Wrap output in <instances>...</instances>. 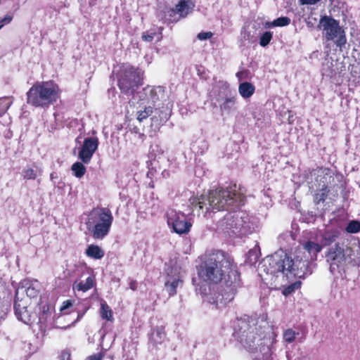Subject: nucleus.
<instances>
[{
	"label": "nucleus",
	"instance_id": "obj_51",
	"mask_svg": "<svg viewBox=\"0 0 360 360\" xmlns=\"http://www.w3.org/2000/svg\"><path fill=\"white\" fill-rule=\"evenodd\" d=\"M333 74V72L331 70V71H330V74H328V75H330V76H331Z\"/></svg>",
	"mask_w": 360,
	"mask_h": 360
},
{
	"label": "nucleus",
	"instance_id": "obj_35",
	"mask_svg": "<svg viewBox=\"0 0 360 360\" xmlns=\"http://www.w3.org/2000/svg\"><path fill=\"white\" fill-rule=\"evenodd\" d=\"M290 23V19L288 17H280L271 22L272 27H283Z\"/></svg>",
	"mask_w": 360,
	"mask_h": 360
},
{
	"label": "nucleus",
	"instance_id": "obj_31",
	"mask_svg": "<svg viewBox=\"0 0 360 360\" xmlns=\"http://www.w3.org/2000/svg\"><path fill=\"white\" fill-rule=\"evenodd\" d=\"M166 337L165 332L162 328H157L154 330L152 338L155 343L162 342Z\"/></svg>",
	"mask_w": 360,
	"mask_h": 360
},
{
	"label": "nucleus",
	"instance_id": "obj_4",
	"mask_svg": "<svg viewBox=\"0 0 360 360\" xmlns=\"http://www.w3.org/2000/svg\"><path fill=\"white\" fill-rule=\"evenodd\" d=\"M245 195L240 188L236 184H230L226 188H219L210 191L207 195L194 199L192 205L196 202L200 209H205V214L210 211H220L238 207L244 203Z\"/></svg>",
	"mask_w": 360,
	"mask_h": 360
},
{
	"label": "nucleus",
	"instance_id": "obj_28",
	"mask_svg": "<svg viewBox=\"0 0 360 360\" xmlns=\"http://www.w3.org/2000/svg\"><path fill=\"white\" fill-rule=\"evenodd\" d=\"M164 153V148L159 140H155L150 147V153L155 158L162 155Z\"/></svg>",
	"mask_w": 360,
	"mask_h": 360
},
{
	"label": "nucleus",
	"instance_id": "obj_36",
	"mask_svg": "<svg viewBox=\"0 0 360 360\" xmlns=\"http://www.w3.org/2000/svg\"><path fill=\"white\" fill-rule=\"evenodd\" d=\"M273 37L272 32L269 31L264 32L259 39V45L261 46L265 47L271 41Z\"/></svg>",
	"mask_w": 360,
	"mask_h": 360
},
{
	"label": "nucleus",
	"instance_id": "obj_24",
	"mask_svg": "<svg viewBox=\"0 0 360 360\" xmlns=\"http://www.w3.org/2000/svg\"><path fill=\"white\" fill-rule=\"evenodd\" d=\"M85 253L87 257L94 259H101L105 255V252L101 247L93 244L87 247Z\"/></svg>",
	"mask_w": 360,
	"mask_h": 360
},
{
	"label": "nucleus",
	"instance_id": "obj_32",
	"mask_svg": "<svg viewBox=\"0 0 360 360\" xmlns=\"http://www.w3.org/2000/svg\"><path fill=\"white\" fill-rule=\"evenodd\" d=\"M11 104L12 101L10 98L4 97L0 98V117L8 110Z\"/></svg>",
	"mask_w": 360,
	"mask_h": 360
},
{
	"label": "nucleus",
	"instance_id": "obj_16",
	"mask_svg": "<svg viewBox=\"0 0 360 360\" xmlns=\"http://www.w3.org/2000/svg\"><path fill=\"white\" fill-rule=\"evenodd\" d=\"M165 286L169 296L176 293V288L182 284L180 273L176 267H172L167 270Z\"/></svg>",
	"mask_w": 360,
	"mask_h": 360
},
{
	"label": "nucleus",
	"instance_id": "obj_3",
	"mask_svg": "<svg viewBox=\"0 0 360 360\" xmlns=\"http://www.w3.org/2000/svg\"><path fill=\"white\" fill-rule=\"evenodd\" d=\"M322 248L321 243L307 240L303 243L304 251L299 249L292 255H289L280 250L266 258L264 266L268 263L267 274H281L287 278H304L312 273L310 261L316 260Z\"/></svg>",
	"mask_w": 360,
	"mask_h": 360
},
{
	"label": "nucleus",
	"instance_id": "obj_29",
	"mask_svg": "<svg viewBox=\"0 0 360 360\" xmlns=\"http://www.w3.org/2000/svg\"><path fill=\"white\" fill-rule=\"evenodd\" d=\"M260 255V250L258 245H255L252 249L249 250L247 254V260L251 264L256 263Z\"/></svg>",
	"mask_w": 360,
	"mask_h": 360
},
{
	"label": "nucleus",
	"instance_id": "obj_21",
	"mask_svg": "<svg viewBox=\"0 0 360 360\" xmlns=\"http://www.w3.org/2000/svg\"><path fill=\"white\" fill-rule=\"evenodd\" d=\"M95 284V279L93 276H89L85 281H76L73 283V290L86 292L94 287Z\"/></svg>",
	"mask_w": 360,
	"mask_h": 360
},
{
	"label": "nucleus",
	"instance_id": "obj_7",
	"mask_svg": "<svg viewBox=\"0 0 360 360\" xmlns=\"http://www.w3.org/2000/svg\"><path fill=\"white\" fill-rule=\"evenodd\" d=\"M60 96L58 86L53 81L37 82L27 92V102L34 107L49 108Z\"/></svg>",
	"mask_w": 360,
	"mask_h": 360
},
{
	"label": "nucleus",
	"instance_id": "obj_37",
	"mask_svg": "<svg viewBox=\"0 0 360 360\" xmlns=\"http://www.w3.org/2000/svg\"><path fill=\"white\" fill-rule=\"evenodd\" d=\"M301 286V282L300 281H296L293 283L292 284L287 286L284 288L283 290V294L285 296H288L292 293L295 290H297Z\"/></svg>",
	"mask_w": 360,
	"mask_h": 360
},
{
	"label": "nucleus",
	"instance_id": "obj_34",
	"mask_svg": "<svg viewBox=\"0 0 360 360\" xmlns=\"http://www.w3.org/2000/svg\"><path fill=\"white\" fill-rule=\"evenodd\" d=\"M241 46H245L246 42L252 44L254 42V37L250 34V32L243 30L240 34Z\"/></svg>",
	"mask_w": 360,
	"mask_h": 360
},
{
	"label": "nucleus",
	"instance_id": "obj_23",
	"mask_svg": "<svg viewBox=\"0 0 360 360\" xmlns=\"http://www.w3.org/2000/svg\"><path fill=\"white\" fill-rule=\"evenodd\" d=\"M162 27H157L143 32L142 39L146 42H151L153 39L160 41L162 39Z\"/></svg>",
	"mask_w": 360,
	"mask_h": 360
},
{
	"label": "nucleus",
	"instance_id": "obj_11",
	"mask_svg": "<svg viewBox=\"0 0 360 360\" xmlns=\"http://www.w3.org/2000/svg\"><path fill=\"white\" fill-rule=\"evenodd\" d=\"M167 222L169 227L179 235L188 233L192 226L188 217L184 212L175 210L167 212Z\"/></svg>",
	"mask_w": 360,
	"mask_h": 360
},
{
	"label": "nucleus",
	"instance_id": "obj_15",
	"mask_svg": "<svg viewBox=\"0 0 360 360\" xmlns=\"http://www.w3.org/2000/svg\"><path fill=\"white\" fill-rule=\"evenodd\" d=\"M194 4L190 0H181L175 8L169 11V20L176 22L182 18H186L192 12Z\"/></svg>",
	"mask_w": 360,
	"mask_h": 360
},
{
	"label": "nucleus",
	"instance_id": "obj_44",
	"mask_svg": "<svg viewBox=\"0 0 360 360\" xmlns=\"http://www.w3.org/2000/svg\"><path fill=\"white\" fill-rule=\"evenodd\" d=\"M70 354L68 351H63L61 352L60 355V360H70Z\"/></svg>",
	"mask_w": 360,
	"mask_h": 360
},
{
	"label": "nucleus",
	"instance_id": "obj_5",
	"mask_svg": "<svg viewBox=\"0 0 360 360\" xmlns=\"http://www.w3.org/2000/svg\"><path fill=\"white\" fill-rule=\"evenodd\" d=\"M325 259L333 274L345 273L349 267L360 266V245L335 243L327 248Z\"/></svg>",
	"mask_w": 360,
	"mask_h": 360
},
{
	"label": "nucleus",
	"instance_id": "obj_25",
	"mask_svg": "<svg viewBox=\"0 0 360 360\" xmlns=\"http://www.w3.org/2000/svg\"><path fill=\"white\" fill-rule=\"evenodd\" d=\"M236 98L235 96L226 98L220 105V109L222 112H230L236 109Z\"/></svg>",
	"mask_w": 360,
	"mask_h": 360
},
{
	"label": "nucleus",
	"instance_id": "obj_20",
	"mask_svg": "<svg viewBox=\"0 0 360 360\" xmlns=\"http://www.w3.org/2000/svg\"><path fill=\"white\" fill-rule=\"evenodd\" d=\"M340 236V231L337 229H326L321 236V243L322 246L329 247Z\"/></svg>",
	"mask_w": 360,
	"mask_h": 360
},
{
	"label": "nucleus",
	"instance_id": "obj_43",
	"mask_svg": "<svg viewBox=\"0 0 360 360\" xmlns=\"http://www.w3.org/2000/svg\"><path fill=\"white\" fill-rule=\"evenodd\" d=\"M321 0H300V4L301 5H314Z\"/></svg>",
	"mask_w": 360,
	"mask_h": 360
},
{
	"label": "nucleus",
	"instance_id": "obj_47",
	"mask_svg": "<svg viewBox=\"0 0 360 360\" xmlns=\"http://www.w3.org/2000/svg\"><path fill=\"white\" fill-rule=\"evenodd\" d=\"M102 356L100 354L92 355L86 359V360H101Z\"/></svg>",
	"mask_w": 360,
	"mask_h": 360
},
{
	"label": "nucleus",
	"instance_id": "obj_53",
	"mask_svg": "<svg viewBox=\"0 0 360 360\" xmlns=\"http://www.w3.org/2000/svg\"><path fill=\"white\" fill-rule=\"evenodd\" d=\"M287 358H288V360H290L288 354H287Z\"/></svg>",
	"mask_w": 360,
	"mask_h": 360
},
{
	"label": "nucleus",
	"instance_id": "obj_27",
	"mask_svg": "<svg viewBox=\"0 0 360 360\" xmlns=\"http://www.w3.org/2000/svg\"><path fill=\"white\" fill-rule=\"evenodd\" d=\"M71 170L75 177L80 179L85 174L86 169L84 163L81 161L75 162L71 167Z\"/></svg>",
	"mask_w": 360,
	"mask_h": 360
},
{
	"label": "nucleus",
	"instance_id": "obj_6",
	"mask_svg": "<svg viewBox=\"0 0 360 360\" xmlns=\"http://www.w3.org/2000/svg\"><path fill=\"white\" fill-rule=\"evenodd\" d=\"M217 230L229 237H242L255 230V224L249 214L243 210L226 213L217 222Z\"/></svg>",
	"mask_w": 360,
	"mask_h": 360
},
{
	"label": "nucleus",
	"instance_id": "obj_48",
	"mask_svg": "<svg viewBox=\"0 0 360 360\" xmlns=\"http://www.w3.org/2000/svg\"><path fill=\"white\" fill-rule=\"evenodd\" d=\"M58 178V175L56 172H51L50 174V179L51 181L55 184L56 182L55 181V179Z\"/></svg>",
	"mask_w": 360,
	"mask_h": 360
},
{
	"label": "nucleus",
	"instance_id": "obj_26",
	"mask_svg": "<svg viewBox=\"0 0 360 360\" xmlns=\"http://www.w3.org/2000/svg\"><path fill=\"white\" fill-rule=\"evenodd\" d=\"M100 315L103 319L112 321L113 320L112 311L105 301L101 302Z\"/></svg>",
	"mask_w": 360,
	"mask_h": 360
},
{
	"label": "nucleus",
	"instance_id": "obj_54",
	"mask_svg": "<svg viewBox=\"0 0 360 360\" xmlns=\"http://www.w3.org/2000/svg\"><path fill=\"white\" fill-rule=\"evenodd\" d=\"M297 360H301V359L299 358V359H297Z\"/></svg>",
	"mask_w": 360,
	"mask_h": 360
},
{
	"label": "nucleus",
	"instance_id": "obj_14",
	"mask_svg": "<svg viewBox=\"0 0 360 360\" xmlns=\"http://www.w3.org/2000/svg\"><path fill=\"white\" fill-rule=\"evenodd\" d=\"M42 286L41 283L36 279L26 278L22 280L15 292V299H19L20 293L25 292L27 296L30 298H36L39 295Z\"/></svg>",
	"mask_w": 360,
	"mask_h": 360
},
{
	"label": "nucleus",
	"instance_id": "obj_46",
	"mask_svg": "<svg viewBox=\"0 0 360 360\" xmlns=\"http://www.w3.org/2000/svg\"><path fill=\"white\" fill-rule=\"evenodd\" d=\"M129 288L132 290H136L137 289V282L134 280H131L129 283Z\"/></svg>",
	"mask_w": 360,
	"mask_h": 360
},
{
	"label": "nucleus",
	"instance_id": "obj_52",
	"mask_svg": "<svg viewBox=\"0 0 360 360\" xmlns=\"http://www.w3.org/2000/svg\"><path fill=\"white\" fill-rule=\"evenodd\" d=\"M319 200H324V198H321Z\"/></svg>",
	"mask_w": 360,
	"mask_h": 360
},
{
	"label": "nucleus",
	"instance_id": "obj_17",
	"mask_svg": "<svg viewBox=\"0 0 360 360\" xmlns=\"http://www.w3.org/2000/svg\"><path fill=\"white\" fill-rule=\"evenodd\" d=\"M168 104L165 108L162 107V110H160V108H155V115L151 117L153 124L159 126L167 121L171 115V108L168 106Z\"/></svg>",
	"mask_w": 360,
	"mask_h": 360
},
{
	"label": "nucleus",
	"instance_id": "obj_8",
	"mask_svg": "<svg viewBox=\"0 0 360 360\" xmlns=\"http://www.w3.org/2000/svg\"><path fill=\"white\" fill-rule=\"evenodd\" d=\"M112 221L113 217L109 208L97 207L89 212L85 224L94 239L102 240L108 234Z\"/></svg>",
	"mask_w": 360,
	"mask_h": 360
},
{
	"label": "nucleus",
	"instance_id": "obj_49",
	"mask_svg": "<svg viewBox=\"0 0 360 360\" xmlns=\"http://www.w3.org/2000/svg\"><path fill=\"white\" fill-rule=\"evenodd\" d=\"M222 87L227 89L229 88V84L227 82H222Z\"/></svg>",
	"mask_w": 360,
	"mask_h": 360
},
{
	"label": "nucleus",
	"instance_id": "obj_33",
	"mask_svg": "<svg viewBox=\"0 0 360 360\" xmlns=\"http://www.w3.org/2000/svg\"><path fill=\"white\" fill-rule=\"evenodd\" d=\"M153 113V107L150 105L146 107L143 110L138 112L137 120L141 122L147 119Z\"/></svg>",
	"mask_w": 360,
	"mask_h": 360
},
{
	"label": "nucleus",
	"instance_id": "obj_12",
	"mask_svg": "<svg viewBox=\"0 0 360 360\" xmlns=\"http://www.w3.org/2000/svg\"><path fill=\"white\" fill-rule=\"evenodd\" d=\"M138 94L141 101H146L148 103H151L153 105L158 106L160 102L167 101V98L165 88L162 86H147Z\"/></svg>",
	"mask_w": 360,
	"mask_h": 360
},
{
	"label": "nucleus",
	"instance_id": "obj_2",
	"mask_svg": "<svg viewBox=\"0 0 360 360\" xmlns=\"http://www.w3.org/2000/svg\"><path fill=\"white\" fill-rule=\"evenodd\" d=\"M233 328V335L245 349L252 353L259 352L263 360L272 359L277 333L268 323L266 314L236 318Z\"/></svg>",
	"mask_w": 360,
	"mask_h": 360
},
{
	"label": "nucleus",
	"instance_id": "obj_22",
	"mask_svg": "<svg viewBox=\"0 0 360 360\" xmlns=\"http://www.w3.org/2000/svg\"><path fill=\"white\" fill-rule=\"evenodd\" d=\"M255 91V86L250 82H241L238 86V92L242 98H250Z\"/></svg>",
	"mask_w": 360,
	"mask_h": 360
},
{
	"label": "nucleus",
	"instance_id": "obj_10",
	"mask_svg": "<svg viewBox=\"0 0 360 360\" xmlns=\"http://www.w3.org/2000/svg\"><path fill=\"white\" fill-rule=\"evenodd\" d=\"M319 24L327 41H334L335 45L340 49L345 45L347 39L345 31L337 20L328 16H323L321 18Z\"/></svg>",
	"mask_w": 360,
	"mask_h": 360
},
{
	"label": "nucleus",
	"instance_id": "obj_18",
	"mask_svg": "<svg viewBox=\"0 0 360 360\" xmlns=\"http://www.w3.org/2000/svg\"><path fill=\"white\" fill-rule=\"evenodd\" d=\"M42 173L43 169L38 166H34V167H25L22 169L21 175L25 180H35L39 176H41Z\"/></svg>",
	"mask_w": 360,
	"mask_h": 360
},
{
	"label": "nucleus",
	"instance_id": "obj_45",
	"mask_svg": "<svg viewBox=\"0 0 360 360\" xmlns=\"http://www.w3.org/2000/svg\"><path fill=\"white\" fill-rule=\"evenodd\" d=\"M83 315H84V313L78 314L77 317V319H76V320H75V321H73L71 324H70V325H68V326H63V327H62V328H63V329H67V328H70L71 326H73V325H74L77 321H78L80 319H82V317L83 316Z\"/></svg>",
	"mask_w": 360,
	"mask_h": 360
},
{
	"label": "nucleus",
	"instance_id": "obj_41",
	"mask_svg": "<svg viewBox=\"0 0 360 360\" xmlns=\"http://www.w3.org/2000/svg\"><path fill=\"white\" fill-rule=\"evenodd\" d=\"M13 19V17L10 15H6L4 18L0 20V29L5 25L9 23Z\"/></svg>",
	"mask_w": 360,
	"mask_h": 360
},
{
	"label": "nucleus",
	"instance_id": "obj_40",
	"mask_svg": "<svg viewBox=\"0 0 360 360\" xmlns=\"http://www.w3.org/2000/svg\"><path fill=\"white\" fill-rule=\"evenodd\" d=\"M213 34L211 32H200L197 37L198 39L202 41V40H207L208 39H210L212 37Z\"/></svg>",
	"mask_w": 360,
	"mask_h": 360
},
{
	"label": "nucleus",
	"instance_id": "obj_1",
	"mask_svg": "<svg viewBox=\"0 0 360 360\" xmlns=\"http://www.w3.org/2000/svg\"><path fill=\"white\" fill-rule=\"evenodd\" d=\"M200 279L209 283L224 281L225 287H217L214 293L205 295L204 300L217 308L226 306L233 300L236 288L240 285V274L233 260L223 251L207 254L198 267Z\"/></svg>",
	"mask_w": 360,
	"mask_h": 360
},
{
	"label": "nucleus",
	"instance_id": "obj_42",
	"mask_svg": "<svg viewBox=\"0 0 360 360\" xmlns=\"http://www.w3.org/2000/svg\"><path fill=\"white\" fill-rule=\"evenodd\" d=\"M72 307V302L70 300H67L63 303V305L60 307V311L67 314L65 311Z\"/></svg>",
	"mask_w": 360,
	"mask_h": 360
},
{
	"label": "nucleus",
	"instance_id": "obj_38",
	"mask_svg": "<svg viewBox=\"0 0 360 360\" xmlns=\"http://www.w3.org/2000/svg\"><path fill=\"white\" fill-rule=\"evenodd\" d=\"M360 230V223L357 221H351L346 227V231L350 233H356Z\"/></svg>",
	"mask_w": 360,
	"mask_h": 360
},
{
	"label": "nucleus",
	"instance_id": "obj_19",
	"mask_svg": "<svg viewBox=\"0 0 360 360\" xmlns=\"http://www.w3.org/2000/svg\"><path fill=\"white\" fill-rule=\"evenodd\" d=\"M18 299L15 298V302H14V309H15V314L17 317V319L23 322L24 323L28 324L30 321V315L27 310L26 307L23 306L21 307L20 304L18 302Z\"/></svg>",
	"mask_w": 360,
	"mask_h": 360
},
{
	"label": "nucleus",
	"instance_id": "obj_50",
	"mask_svg": "<svg viewBox=\"0 0 360 360\" xmlns=\"http://www.w3.org/2000/svg\"><path fill=\"white\" fill-rule=\"evenodd\" d=\"M242 74H243L242 72H238L236 74V76H237V77L238 78L239 80L242 79V77H241V75Z\"/></svg>",
	"mask_w": 360,
	"mask_h": 360
},
{
	"label": "nucleus",
	"instance_id": "obj_13",
	"mask_svg": "<svg viewBox=\"0 0 360 360\" xmlns=\"http://www.w3.org/2000/svg\"><path fill=\"white\" fill-rule=\"evenodd\" d=\"M98 139L90 136L84 139L83 143L78 148V158L84 164H89L94 153L98 147Z\"/></svg>",
	"mask_w": 360,
	"mask_h": 360
},
{
	"label": "nucleus",
	"instance_id": "obj_9",
	"mask_svg": "<svg viewBox=\"0 0 360 360\" xmlns=\"http://www.w3.org/2000/svg\"><path fill=\"white\" fill-rule=\"evenodd\" d=\"M143 73L139 68L124 65L118 73V86L126 94H133L143 84Z\"/></svg>",
	"mask_w": 360,
	"mask_h": 360
},
{
	"label": "nucleus",
	"instance_id": "obj_30",
	"mask_svg": "<svg viewBox=\"0 0 360 360\" xmlns=\"http://www.w3.org/2000/svg\"><path fill=\"white\" fill-rule=\"evenodd\" d=\"M299 333H296L291 328L286 329L284 330L283 334V341L286 343L290 344L293 342Z\"/></svg>",
	"mask_w": 360,
	"mask_h": 360
},
{
	"label": "nucleus",
	"instance_id": "obj_39",
	"mask_svg": "<svg viewBox=\"0 0 360 360\" xmlns=\"http://www.w3.org/2000/svg\"><path fill=\"white\" fill-rule=\"evenodd\" d=\"M135 356H136L135 351H131V350L125 351L124 350V353L123 354V359L124 360H134Z\"/></svg>",
	"mask_w": 360,
	"mask_h": 360
}]
</instances>
